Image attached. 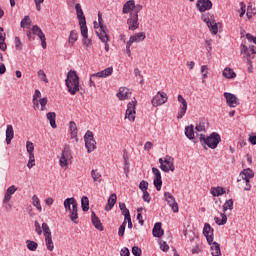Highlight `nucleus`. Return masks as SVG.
Segmentation results:
<instances>
[{
	"mask_svg": "<svg viewBox=\"0 0 256 256\" xmlns=\"http://www.w3.org/2000/svg\"><path fill=\"white\" fill-rule=\"evenodd\" d=\"M65 211H68L70 220L76 225L79 224V213H78V204L75 198H67L64 200Z\"/></svg>",
	"mask_w": 256,
	"mask_h": 256,
	"instance_id": "f257e3e1",
	"label": "nucleus"
},
{
	"mask_svg": "<svg viewBox=\"0 0 256 256\" xmlns=\"http://www.w3.org/2000/svg\"><path fill=\"white\" fill-rule=\"evenodd\" d=\"M65 83L70 95H77L79 91V76L76 71L70 70L68 72Z\"/></svg>",
	"mask_w": 256,
	"mask_h": 256,
	"instance_id": "f03ea898",
	"label": "nucleus"
},
{
	"mask_svg": "<svg viewBox=\"0 0 256 256\" xmlns=\"http://www.w3.org/2000/svg\"><path fill=\"white\" fill-rule=\"evenodd\" d=\"M201 145H207L209 149H217V145L221 143V135L217 132H213L210 136L205 137V134H200Z\"/></svg>",
	"mask_w": 256,
	"mask_h": 256,
	"instance_id": "7ed1b4c3",
	"label": "nucleus"
},
{
	"mask_svg": "<svg viewBox=\"0 0 256 256\" xmlns=\"http://www.w3.org/2000/svg\"><path fill=\"white\" fill-rule=\"evenodd\" d=\"M75 9H76V13H77V17H78V21H79V25H80L81 35H82V37H84V39H88V37H89L88 31L89 30L87 29V20L85 19V14L83 13L81 4L77 3L75 5Z\"/></svg>",
	"mask_w": 256,
	"mask_h": 256,
	"instance_id": "20e7f679",
	"label": "nucleus"
},
{
	"mask_svg": "<svg viewBox=\"0 0 256 256\" xmlns=\"http://www.w3.org/2000/svg\"><path fill=\"white\" fill-rule=\"evenodd\" d=\"M143 9L141 4H137L136 12H131L127 19V25L129 31H137L139 29V13Z\"/></svg>",
	"mask_w": 256,
	"mask_h": 256,
	"instance_id": "39448f33",
	"label": "nucleus"
},
{
	"mask_svg": "<svg viewBox=\"0 0 256 256\" xmlns=\"http://www.w3.org/2000/svg\"><path fill=\"white\" fill-rule=\"evenodd\" d=\"M73 159V154L71 153V148L69 145H65L64 149L62 150L61 157L59 159V165L62 169H68L69 163Z\"/></svg>",
	"mask_w": 256,
	"mask_h": 256,
	"instance_id": "423d86ee",
	"label": "nucleus"
},
{
	"mask_svg": "<svg viewBox=\"0 0 256 256\" xmlns=\"http://www.w3.org/2000/svg\"><path fill=\"white\" fill-rule=\"evenodd\" d=\"M84 141L88 153H93V151L97 149V141H95L93 133L90 130L84 135Z\"/></svg>",
	"mask_w": 256,
	"mask_h": 256,
	"instance_id": "0eeeda50",
	"label": "nucleus"
},
{
	"mask_svg": "<svg viewBox=\"0 0 256 256\" xmlns=\"http://www.w3.org/2000/svg\"><path fill=\"white\" fill-rule=\"evenodd\" d=\"M99 29L96 31L100 41H109V34H107V26L103 25V17L101 12L98 13Z\"/></svg>",
	"mask_w": 256,
	"mask_h": 256,
	"instance_id": "6e6552de",
	"label": "nucleus"
},
{
	"mask_svg": "<svg viewBox=\"0 0 256 256\" xmlns=\"http://www.w3.org/2000/svg\"><path fill=\"white\" fill-rule=\"evenodd\" d=\"M240 53H241V55H244V59H246V61L248 59H255L256 47L253 45L250 47H247V45L241 44L240 45Z\"/></svg>",
	"mask_w": 256,
	"mask_h": 256,
	"instance_id": "1a4fd4ad",
	"label": "nucleus"
},
{
	"mask_svg": "<svg viewBox=\"0 0 256 256\" xmlns=\"http://www.w3.org/2000/svg\"><path fill=\"white\" fill-rule=\"evenodd\" d=\"M137 100H132L127 104V110L125 113V119H129V121H135V115L137 114Z\"/></svg>",
	"mask_w": 256,
	"mask_h": 256,
	"instance_id": "9d476101",
	"label": "nucleus"
},
{
	"mask_svg": "<svg viewBox=\"0 0 256 256\" xmlns=\"http://www.w3.org/2000/svg\"><path fill=\"white\" fill-rule=\"evenodd\" d=\"M167 93L165 92H157V94L152 98V106L160 107V105H165L168 101Z\"/></svg>",
	"mask_w": 256,
	"mask_h": 256,
	"instance_id": "9b49d317",
	"label": "nucleus"
},
{
	"mask_svg": "<svg viewBox=\"0 0 256 256\" xmlns=\"http://www.w3.org/2000/svg\"><path fill=\"white\" fill-rule=\"evenodd\" d=\"M164 198L166 203L171 207L173 213H179V204H177V201L175 200V196L171 194V192H165Z\"/></svg>",
	"mask_w": 256,
	"mask_h": 256,
	"instance_id": "f8f14e48",
	"label": "nucleus"
},
{
	"mask_svg": "<svg viewBox=\"0 0 256 256\" xmlns=\"http://www.w3.org/2000/svg\"><path fill=\"white\" fill-rule=\"evenodd\" d=\"M223 97L226 99L228 107L235 108L239 105V98L235 94L224 92Z\"/></svg>",
	"mask_w": 256,
	"mask_h": 256,
	"instance_id": "ddd939ff",
	"label": "nucleus"
},
{
	"mask_svg": "<svg viewBox=\"0 0 256 256\" xmlns=\"http://www.w3.org/2000/svg\"><path fill=\"white\" fill-rule=\"evenodd\" d=\"M32 31L34 35H37V37H39L42 48L47 49V38L45 37V33H43V30H41V28L37 25H34L32 27Z\"/></svg>",
	"mask_w": 256,
	"mask_h": 256,
	"instance_id": "4468645a",
	"label": "nucleus"
},
{
	"mask_svg": "<svg viewBox=\"0 0 256 256\" xmlns=\"http://www.w3.org/2000/svg\"><path fill=\"white\" fill-rule=\"evenodd\" d=\"M196 7L200 13H205V11H209L213 7V2L211 0H198L196 3Z\"/></svg>",
	"mask_w": 256,
	"mask_h": 256,
	"instance_id": "2eb2a0df",
	"label": "nucleus"
},
{
	"mask_svg": "<svg viewBox=\"0 0 256 256\" xmlns=\"http://www.w3.org/2000/svg\"><path fill=\"white\" fill-rule=\"evenodd\" d=\"M123 15H127L128 13H137V5H135V0H128L122 8Z\"/></svg>",
	"mask_w": 256,
	"mask_h": 256,
	"instance_id": "dca6fc26",
	"label": "nucleus"
},
{
	"mask_svg": "<svg viewBox=\"0 0 256 256\" xmlns=\"http://www.w3.org/2000/svg\"><path fill=\"white\" fill-rule=\"evenodd\" d=\"M178 102L181 103L182 107L178 112L177 119H183V117H185V113H187V100H185V98L179 94Z\"/></svg>",
	"mask_w": 256,
	"mask_h": 256,
	"instance_id": "f3484780",
	"label": "nucleus"
},
{
	"mask_svg": "<svg viewBox=\"0 0 256 256\" xmlns=\"http://www.w3.org/2000/svg\"><path fill=\"white\" fill-rule=\"evenodd\" d=\"M203 235L206 237L209 245L213 243V227L209 223L204 224Z\"/></svg>",
	"mask_w": 256,
	"mask_h": 256,
	"instance_id": "a211bd4d",
	"label": "nucleus"
},
{
	"mask_svg": "<svg viewBox=\"0 0 256 256\" xmlns=\"http://www.w3.org/2000/svg\"><path fill=\"white\" fill-rule=\"evenodd\" d=\"M129 95H131V90L129 88L120 87L116 97H118L120 101H125L126 99H129Z\"/></svg>",
	"mask_w": 256,
	"mask_h": 256,
	"instance_id": "6ab92c4d",
	"label": "nucleus"
},
{
	"mask_svg": "<svg viewBox=\"0 0 256 256\" xmlns=\"http://www.w3.org/2000/svg\"><path fill=\"white\" fill-rule=\"evenodd\" d=\"M145 39H147L145 32H138V33L130 36L128 42H130L133 45V43H141V41H145Z\"/></svg>",
	"mask_w": 256,
	"mask_h": 256,
	"instance_id": "aec40b11",
	"label": "nucleus"
},
{
	"mask_svg": "<svg viewBox=\"0 0 256 256\" xmlns=\"http://www.w3.org/2000/svg\"><path fill=\"white\" fill-rule=\"evenodd\" d=\"M113 75V67H108L100 72L92 74L91 77H98L101 79H105V77H111Z\"/></svg>",
	"mask_w": 256,
	"mask_h": 256,
	"instance_id": "412c9836",
	"label": "nucleus"
},
{
	"mask_svg": "<svg viewBox=\"0 0 256 256\" xmlns=\"http://www.w3.org/2000/svg\"><path fill=\"white\" fill-rule=\"evenodd\" d=\"M91 221H92V224L94 225L95 229H97L98 231L104 230L103 223H101V219H99V217H97L95 212H92V214H91Z\"/></svg>",
	"mask_w": 256,
	"mask_h": 256,
	"instance_id": "4be33fe9",
	"label": "nucleus"
},
{
	"mask_svg": "<svg viewBox=\"0 0 256 256\" xmlns=\"http://www.w3.org/2000/svg\"><path fill=\"white\" fill-rule=\"evenodd\" d=\"M13 137H15V131L13 130V125L8 124L6 128V143L7 145H11V141H13Z\"/></svg>",
	"mask_w": 256,
	"mask_h": 256,
	"instance_id": "5701e85b",
	"label": "nucleus"
},
{
	"mask_svg": "<svg viewBox=\"0 0 256 256\" xmlns=\"http://www.w3.org/2000/svg\"><path fill=\"white\" fill-rule=\"evenodd\" d=\"M161 226H162L161 222L155 223L154 228L152 230L153 237H158V238L163 237L165 231Z\"/></svg>",
	"mask_w": 256,
	"mask_h": 256,
	"instance_id": "b1692460",
	"label": "nucleus"
},
{
	"mask_svg": "<svg viewBox=\"0 0 256 256\" xmlns=\"http://www.w3.org/2000/svg\"><path fill=\"white\" fill-rule=\"evenodd\" d=\"M240 177L243 179V180H251L253 179V177H255V172H253L251 170V168H247V169H244L241 173H240Z\"/></svg>",
	"mask_w": 256,
	"mask_h": 256,
	"instance_id": "393cba45",
	"label": "nucleus"
},
{
	"mask_svg": "<svg viewBox=\"0 0 256 256\" xmlns=\"http://www.w3.org/2000/svg\"><path fill=\"white\" fill-rule=\"evenodd\" d=\"M115 203H117V194H111L105 207V211H111V209L115 207Z\"/></svg>",
	"mask_w": 256,
	"mask_h": 256,
	"instance_id": "a878e982",
	"label": "nucleus"
},
{
	"mask_svg": "<svg viewBox=\"0 0 256 256\" xmlns=\"http://www.w3.org/2000/svg\"><path fill=\"white\" fill-rule=\"evenodd\" d=\"M222 75L223 77H225V79H235V77H237V74L235 73V71L230 67H226L223 70Z\"/></svg>",
	"mask_w": 256,
	"mask_h": 256,
	"instance_id": "bb28decb",
	"label": "nucleus"
},
{
	"mask_svg": "<svg viewBox=\"0 0 256 256\" xmlns=\"http://www.w3.org/2000/svg\"><path fill=\"white\" fill-rule=\"evenodd\" d=\"M211 195H213V197H221V195H225L226 191L225 188L218 186V187H212L211 188Z\"/></svg>",
	"mask_w": 256,
	"mask_h": 256,
	"instance_id": "cd10ccee",
	"label": "nucleus"
},
{
	"mask_svg": "<svg viewBox=\"0 0 256 256\" xmlns=\"http://www.w3.org/2000/svg\"><path fill=\"white\" fill-rule=\"evenodd\" d=\"M185 135L188 139H190V141H193V139H195V127L193 125L186 126Z\"/></svg>",
	"mask_w": 256,
	"mask_h": 256,
	"instance_id": "c85d7f7f",
	"label": "nucleus"
},
{
	"mask_svg": "<svg viewBox=\"0 0 256 256\" xmlns=\"http://www.w3.org/2000/svg\"><path fill=\"white\" fill-rule=\"evenodd\" d=\"M173 161H174L173 157H171L169 155H167L164 159V163H165V165H167L168 172L175 171V164Z\"/></svg>",
	"mask_w": 256,
	"mask_h": 256,
	"instance_id": "c756f323",
	"label": "nucleus"
},
{
	"mask_svg": "<svg viewBox=\"0 0 256 256\" xmlns=\"http://www.w3.org/2000/svg\"><path fill=\"white\" fill-rule=\"evenodd\" d=\"M46 117L48 121H50V125L52 129H57V123L55 122V119L57 118V114H55V112H48L46 114Z\"/></svg>",
	"mask_w": 256,
	"mask_h": 256,
	"instance_id": "7c9ffc66",
	"label": "nucleus"
},
{
	"mask_svg": "<svg viewBox=\"0 0 256 256\" xmlns=\"http://www.w3.org/2000/svg\"><path fill=\"white\" fill-rule=\"evenodd\" d=\"M202 21H204L207 26L211 25L215 21V16L211 13L202 14Z\"/></svg>",
	"mask_w": 256,
	"mask_h": 256,
	"instance_id": "2f4dec72",
	"label": "nucleus"
},
{
	"mask_svg": "<svg viewBox=\"0 0 256 256\" xmlns=\"http://www.w3.org/2000/svg\"><path fill=\"white\" fill-rule=\"evenodd\" d=\"M223 24L221 23H216L215 21L209 24L207 27L210 29V33L212 35H217L219 33V27H221Z\"/></svg>",
	"mask_w": 256,
	"mask_h": 256,
	"instance_id": "473e14b6",
	"label": "nucleus"
},
{
	"mask_svg": "<svg viewBox=\"0 0 256 256\" xmlns=\"http://www.w3.org/2000/svg\"><path fill=\"white\" fill-rule=\"evenodd\" d=\"M211 255L212 256H220L221 255V246L219 245V243L214 242L212 243L211 246Z\"/></svg>",
	"mask_w": 256,
	"mask_h": 256,
	"instance_id": "72a5a7b5",
	"label": "nucleus"
},
{
	"mask_svg": "<svg viewBox=\"0 0 256 256\" xmlns=\"http://www.w3.org/2000/svg\"><path fill=\"white\" fill-rule=\"evenodd\" d=\"M69 129L72 139H77V123L75 121H70Z\"/></svg>",
	"mask_w": 256,
	"mask_h": 256,
	"instance_id": "f704fd0d",
	"label": "nucleus"
},
{
	"mask_svg": "<svg viewBox=\"0 0 256 256\" xmlns=\"http://www.w3.org/2000/svg\"><path fill=\"white\" fill-rule=\"evenodd\" d=\"M45 237V243L48 251H53L55 249V245L53 244V238L52 236H44Z\"/></svg>",
	"mask_w": 256,
	"mask_h": 256,
	"instance_id": "c9c22d12",
	"label": "nucleus"
},
{
	"mask_svg": "<svg viewBox=\"0 0 256 256\" xmlns=\"http://www.w3.org/2000/svg\"><path fill=\"white\" fill-rule=\"evenodd\" d=\"M75 41H77V31L72 30L68 38V43L70 47H73L75 45Z\"/></svg>",
	"mask_w": 256,
	"mask_h": 256,
	"instance_id": "e433bc0d",
	"label": "nucleus"
},
{
	"mask_svg": "<svg viewBox=\"0 0 256 256\" xmlns=\"http://www.w3.org/2000/svg\"><path fill=\"white\" fill-rule=\"evenodd\" d=\"M91 177H92L94 183L95 182L101 183V181H102L101 173H99V171L97 169L91 171Z\"/></svg>",
	"mask_w": 256,
	"mask_h": 256,
	"instance_id": "4c0bfd02",
	"label": "nucleus"
},
{
	"mask_svg": "<svg viewBox=\"0 0 256 256\" xmlns=\"http://www.w3.org/2000/svg\"><path fill=\"white\" fill-rule=\"evenodd\" d=\"M32 205L34 207H36V209L41 212L42 208H41V200H39V197H37V195H33L32 196Z\"/></svg>",
	"mask_w": 256,
	"mask_h": 256,
	"instance_id": "58836bf2",
	"label": "nucleus"
},
{
	"mask_svg": "<svg viewBox=\"0 0 256 256\" xmlns=\"http://www.w3.org/2000/svg\"><path fill=\"white\" fill-rule=\"evenodd\" d=\"M226 211H233V199H229L223 204V213Z\"/></svg>",
	"mask_w": 256,
	"mask_h": 256,
	"instance_id": "ea45409f",
	"label": "nucleus"
},
{
	"mask_svg": "<svg viewBox=\"0 0 256 256\" xmlns=\"http://www.w3.org/2000/svg\"><path fill=\"white\" fill-rule=\"evenodd\" d=\"M221 219L219 217H215L214 221L216 223V225H225V223H227V215H225L224 213H221Z\"/></svg>",
	"mask_w": 256,
	"mask_h": 256,
	"instance_id": "a19ab883",
	"label": "nucleus"
},
{
	"mask_svg": "<svg viewBox=\"0 0 256 256\" xmlns=\"http://www.w3.org/2000/svg\"><path fill=\"white\" fill-rule=\"evenodd\" d=\"M26 244L29 251H37V247H39V244H37V242L31 240H27Z\"/></svg>",
	"mask_w": 256,
	"mask_h": 256,
	"instance_id": "79ce46f5",
	"label": "nucleus"
},
{
	"mask_svg": "<svg viewBox=\"0 0 256 256\" xmlns=\"http://www.w3.org/2000/svg\"><path fill=\"white\" fill-rule=\"evenodd\" d=\"M81 205L83 211H89V198L87 196L82 197Z\"/></svg>",
	"mask_w": 256,
	"mask_h": 256,
	"instance_id": "37998d69",
	"label": "nucleus"
},
{
	"mask_svg": "<svg viewBox=\"0 0 256 256\" xmlns=\"http://www.w3.org/2000/svg\"><path fill=\"white\" fill-rule=\"evenodd\" d=\"M26 149H27V153H29V155H35V153H33V151H35V145L33 144V142L27 141Z\"/></svg>",
	"mask_w": 256,
	"mask_h": 256,
	"instance_id": "c03bdc74",
	"label": "nucleus"
},
{
	"mask_svg": "<svg viewBox=\"0 0 256 256\" xmlns=\"http://www.w3.org/2000/svg\"><path fill=\"white\" fill-rule=\"evenodd\" d=\"M27 167L28 169H33V167H35V154H29Z\"/></svg>",
	"mask_w": 256,
	"mask_h": 256,
	"instance_id": "a18cd8bd",
	"label": "nucleus"
},
{
	"mask_svg": "<svg viewBox=\"0 0 256 256\" xmlns=\"http://www.w3.org/2000/svg\"><path fill=\"white\" fill-rule=\"evenodd\" d=\"M42 230L44 232V237L51 236V229L49 228V225H47V223L42 224Z\"/></svg>",
	"mask_w": 256,
	"mask_h": 256,
	"instance_id": "49530a36",
	"label": "nucleus"
},
{
	"mask_svg": "<svg viewBox=\"0 0 256 256\" xmlns=\"http://www.w3.org/2000/svg\"><path fill=\"white\" fill-rule=\"evenodd\" d=\"M38 77H39L40 81H44V83H49V79H47V74H45V71L39 70Z\"/></svg>",
	"mask_w": 256,
	"mask_h": 256,
	"instance_id": "de8ad7c7",
	"label": "nucleus"
},
{
	"mask_svg": "<svg viewBox=\"0 0 256 256\" xmlns=\"http://www.w3.org/2000/svg\"><path fill=\"white\" fill-rule=\"evenodd\" d=\"M154 187H156L157 191H161V187H163V180H161V178H155Z\"/></svg>",
	"mask_w": 256,
	"mask_h": 256,
	"instance_id": "09e8293b",
	"label": "nucleus"
},
{
	"mask_svg": "<svg viewBox=\"0 0 256 256\" xmlns=\"http://www.w3.org/2000/svg\"><path fill=\"white\" fill-rule=\"evenodd\" d=\"M119 208H120V210L122 211V215H124V217H125L126 215L131 214V213L129 212V209H127V205H125V203H120V204H119Z\"/></svg>",
	"mask_w": 256,
	"mask_h": 256,
	"instance_id": "8fccbe9b",
	"label": "nucleus"
},
{
	"mask_svg": "<svg viewBox=\"0 0 256 256\" xmlns=\"http://www.w3.org/2000/svg\"><path fill=\"white\" fill-rule=\"evenodd\" d=\"M25 25H31V18L29 16H25L24 19L20 22V27L24 29Z\"/></svg>",
	"mask_w": 256,
	"mask_h": 256,
	"instance_id": "3c124183",
	"label": "nucleus"
},
{
	"mask_svg": "<svg viewBox=\"0 0 256 256\" xmlns=\"http://www.w3.org/2000/svg\"><path fill=\"white\" fill-rule=\"evenodd\" d=\"M125 227H127V222L124 221L120 227H119V230H118V235L119 237H123V235H125Z\"/></svg>",
	"mask_w": 256,
	"mask_h": 256,
	"instance_id": "603ef678",
	"label": "nucleus"
},
{
	"mask_svg": "<svg viewBox=\"0 0 256 256\" xmlns=\"http://www.w3.org/2000/svg\"><path fill=\"white\" fill-rule=\"evenodd\" d=\"M159 245H160L161 251H164V253H167V251H169V244H167V242L161 240L159 242Z\"/></svg>",
	"mask_w": 256,
	"mask_h": 256,
	"instance_id": "864d4df0",
	"label": "nucleus"
},
{
	"mask_svg": "<svg viewBox=\"0 0 256 256\" xmlns=\"http://www.w3.org/2000/svg\"><path fill=\"white\" fill-rule=\"evenodd\" d=\"M15 47L17 51H21L23 49V44L21 43V38L18 36L15 37Z\"/></svg>",
	"mask_w": 256,
	"mask_h": 256,
	"instance_id": "5fc2aeb1",
	"label": "nucleus"
},
{
	"mask_svg": "<svg viewBox=\"0 0 256 256\" xmlns=\"http://www.w3.org/2000/svg\"><path fill=\"white\" fill-rule=\"evenodd\" d=\"M160 163V169L164 171V173H169V168H167V165L165 164V160L163 158H159Z\"/></svg>",
	"mask_w": 256,
	"mask_h": 256,
	"instance_id": "6e6d98bb",
	"label": "nucleus"
},
{
	"mask_svg": "<svg viewBox=\"0 0 256 256\" xmlns=\"http://www.w3.org/2000/svg\"><path fill=\"white\" fill-rule=\"evenodd\" d=\"M134 75L135 77H139L141 79L140 85H143V83H145V80H143V75L141 74V70H139V68L134 69Z\"/></svg>",
	"mask_w": 256,
	"mask_h": 256,
	"instance_id": "4d7b16f0",
	"label": "nucleus"
},
{
	"mask_svg": "<svg viewBox=\"0 0 256 256\" xmlns=\"http://www.w3.org/2000/svg\"><path fill=\"white\" fill-rule=\"evenodd\" d=\"M132 255L141 256V255H143V251L138 246H134V247H132Z\"/></svg>",
	"mask_w": 256,
	"mask_h": 256,
	"instance_id": "13d9d810",
	"label": "nucleus"
},
{
	"mask_svg": "<svg viewBox=\"0 0 256 256\" xmlns=\"http://www.w3.org/2000/svg\"><path fill=\"white\" fill-rule=\"evenodd\" d=\"M139 189H141L142 192L147 191V189H149V182L142 180L139 184Z\"/></svg>",
	"mask_w": 256,
	"mask_h": 256,
	"instance_id": "bf43d9fd",
	"label": "nucleus"
},
{
	"mask_svg": "<svg viewBox=\"0 0 256 256\" xmlns=\"http://www.w3.org/2000/svg\"><path fill=\"white\" fill-rule=\"evenodd\" d=\"M39 103L41 105V111H45V107L47 106V103H49V100L47 97H44L39 100Z\"/></svg>",
	"mask_w": 256,
	"mask_h": 256,
	"instance_id": "052dcab7",
	"label": "nucleus"
},
{
	"mask_svg": "<svg viewBox=\"0 0 256 256\" xmlns=\"http://www.w3.org/2000/svg\"><path fill=\"white\" fill-rule=\"evenodd\" d=\"M205 45H206V50L208 51V53H211V51H213V40H206L205 41Z\"/></svg>",
	"mask_w": 256,
	"mask_h": 256,
	"instance_id": "680f3d73",
	"label": "nucleus"
},
{
	"mask_svg": "<svg viewBox=\"0 0 256 256\" xmlns=\"http://www.w3.org/2000/svg\"><path fill=\"white\" fill-rule=\"evenodd\" d=\"M142 193H143V196H142L143 201H145L146 203H151V195L149 194V192H147L146 190Z\"/></svg>",
	"mask_w": 256,
	"mask_h": 256,
	"instance_id": "e2e57ef3",
	"label": "nucleus"
},
{
	"mask_svg": "<svg viewBox=\"0 0 256 256\" xmlns=\"http://www.w3.org/2000/svg\"><path fill=\"white\" fill-rule=\"evenodd\" d=\"M248 19H252L254 15H256V9L251 7H248L247 13H246Z\"/></svg>",
	"mask_w": 256,
	"mask_h": 256,
	"instance_id": "0e129e2a",
	"label": "nucleus"
},
{
	"mask_svg": "<svg viewBox=\"0 0 256 256\" xmlns=\"http://www.w3.org/2000/svg\"><path fill=\"white\" fill-rule=\"evenodd\" d=\"M195 130L198 132V133H203V131H205V123H199L196 125L195 127Z\"/></svg>",
	"mask_w": 256,
	"mask_h": 256,
	"instance_id": "69168bd1",
	"label": "nucleus"
},
{
	"mask_svg": "<svg viewBox=\"0 0 256 256\" xmlns=\"http://www.w3.org/2000/svg\"><path fill=\"white\" fill-rule=\"evenodd\" d=\"M120 255H121V256H130V255H131V252H129V248L124 247V248L121 249Z\"/></svg>",
	"mask_w": 256,
	"mask_h": 256,
	"instance_id": "338daca9",
	"label": "nucleus"
},
{
	"mask_svg": "<svg viewBox=\"0 0 256 256\" xmlns=\"http://www.w3.org/2000/svg\"><path fill=\"white\" fill-rule=\"evenodd\" d=\"M152 173L155 176V179H161V172L157 168H152Z\"/></svg>",
	"mask_w": 256,
	"mask_h": 256,
	"instance_id": "774afa93",
	"label": "nucleus"
}]
</instances>
